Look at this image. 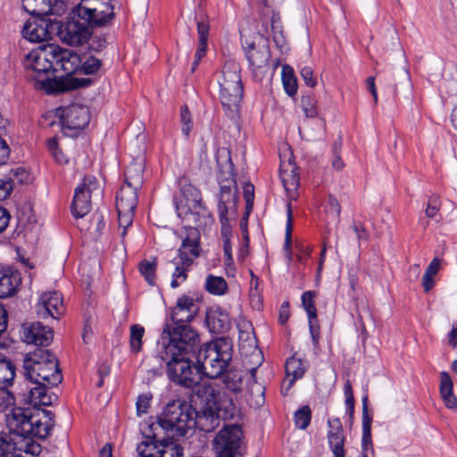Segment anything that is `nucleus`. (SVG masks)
Wrapping results in <instances>:
<instances>
[{"instance_id": "aec40b11", "label": "nucleus", "mask_w": 457, "mask_h": 457, "mask_svg": "<svg viewBox=\"0 0 457 457\" xmlns=\"http://www.w3.org/2000/svg\"><path fill=\"white\" fill-rule=\"evenodd\" d=\"M55 71H62L67 76L79 71L80 54L74 50L54 45Z\"/></svg>"}, {"instance_id": "09e8293b", "label": "nucleus", "mask_w": 457, "mask_h": 457, "mask_svg": "<svg viewBox=\"0 0 457 457\" xmlns=\"http://www.w3.org/2000/svg\"><path fill=\"white\" fill-rule=\"evenodd\" d=\"M341 213V206L338 200L333 196H328V204L326 206V214L327 218L330 220L331 222H339V217Z\"/></svg>"}, {"instance_id": "4be33fe9", "label": "nucleus", "mask_w": 457, "mask_h": 457, "mask_svg": "<svg viewBox=\"0 0 457 457\" xmlns=\"http://www.w3.org/2000/svg\"><path fill=\"white\" fill-rule=\"evenodd\" d=\"M22 7L34 16L61 15L65 12L62 0H22Z\"/></svg>"}, {"instance_id": "4468645a", "label": "nucleus", "mask_w": 457, "mask_h": 457, "mask_svg": "<svg viewBox=\"0 0 457 457\" xmlns=\"http://www.w3.org/2000/svg\"><path fill=\"white\" fill-rule=\"evenodd\" d=\"M138 188L122 185L116 196L118 220L120 224L130 226L137 205Z\"/></svg>"}, {"instance_id": "473e14b6", "label": "nucleus", "mask_w": 457, "mask_h": 457, "mask_svg": "<svg viewBox=\"0 0 457 457\" xmlns=\"http://www.w3.org/2000/svg\"><path fill=\"white\" fill-rule=\"evenodd\" d=\"M196 19L197 34H198V46L195 56L196 59H201L205 55L207 50V40L209 37L210 25L205 17Z\"/></svg>"}, {"instance_id": "f8f14e48", "label": "nucleus", "mask_w": 457, "mask_h": 457, "mask_svg": "<svg viewBox=\"0 0 457 457\" xmlns=\"http://www.w3.org/2000/svg\"><path fill=\"white\" fill-rule=\"evenodd\" d=\"M242 436L239 425L224 427L213 440L217 457H242Z\"/></svg>"}, {"instance_id": "ea45409f", "label": "nucleus", "mask_w": 457, "mask_h": 457, "mask_svg": "<svg viewBox=\"0 0 457 457\" xmlns=\"http://www.w3.org/2000/svg\"><path fill=\"white\" fill-rule=\"evenodd\" d=\"M173 438L162 439L161 442L160 451L158 457H181L183 455V448L179 444L175 443Z\"/></svg>"}, {"instance_id": "de8ad7c7", "label": "nucleus", "mask_w": 457, "mask_h": 457, "mask_svg": "<svg viewBox=\"0 0 457 457\" xmlns=\"http://www.w3.org/2000/svg\"><path fill=\"white\" fill-rule=\"evenodd\" d=\"M312 420V411L308 405L298 409L294 415L295 426L300 429H306Z\"/></svg>"}, {"instance_id": "5fc2aeb1", "label": "nucleus", "mask_w": 457, "mask_h": 457, "mask_svg": "<svg viewBox=\"0 0 457 457\" xmlns=\"http://www.w3.org/2000/svg\"><path fill=\"white\" fill-rule=\"evenodd\" d=\"M221 234L223 237V250L227 262H232V245L229 239L230 229L228 223L224 227L221 225Z\"/></svg>"}, {"instance_id": "603ef678", "label": "nucleus", "mask_w": 457, "mask_h": 457, "mask_svg": "<svg viewBox=\"0 0 457 457\" xmlns=\"http://www.w3.org/2000/svg\"><path fill=\"white\" fill-rule=\"evenodd\" d=\"M441 199L438 195L433 194L431 195L427 203V207L425 210V214L428 219H434L438 214L441 209Z\"/></svg>"}, {"instance_id": "bb28decb", "label": "nucleus", "mask_w": 457, "mask_h": 457, "mask_svg": "<svg viewBox=\"0 0 457 457\" xmlns=\"http://www.w3.org/2000/svg\"><path fill=\"white\" fill-rule=\"evenodd\" d=\"M205 323L212 333L220 334L228 329L230 320L226 312L216 308L206 312Z\"/></svg>"}, {"instance_id": "2eb2a0df", "label": "nucleus", "mask_w": 457, "mask_h": 457, "mask_svg": "<svg viewBox=\"0 0 457 457\" xmlns=\"http://www.w3.org/2000/svg\"><path fill=\"white\" fill-rule=\"evenodd\" d=\"M24 66L38 76L55 71L54 45L44 46L26 55Z\"/></svg>"}, {"instance_id": "6e6d98bb", "label": "nucleus", "mask_w": 457, "mask_h": 457, "mask_svg": "<svg viewBox=\"0 0 457 457\" xmlns=\"http://www.w3.org/2000/svg\"><path fill=\"white\" fill-rule=\"evenodd\" d=\"M301 104L306 117L314 118L318 115L316 102L312 96H303Z\"/></svg>"}, {"instance_id": "4d7b16f0", "label": "nucleus", "mask_w": 457, "mask_h": 457, "mask_svg": "<svg viewBox=\"0 0 457 457\" xmlns=\"http://www.w3.org/2000/svg\"><path fill=\"white\" fill-rule=\"evenodd\" d=\"M293 230V211L291 207V203L287 204V227H286V237H285V249L288 251L291 245V235Z\"/></svg>"}, {"instance_id": "f257e3e1", "label": "nucleus", "mask_w": 457, "mask_h": 457, "mask_svg": "<svg viewBox=\"0 0 457 457\" xmlns=\"http://www.w3.org/2000/svg\"><path fill=\"white\" fill-rule=\"evenodd\" d=\"M23 376L27 382L23 400L29 404L50 405L56 396L51 387L62 380L56 356L49 350L37 348L26 354L23 360Z\"/></svg>"}, {"instance_id": "b1692460", "label": "nucleus", "mask_w": 457, "mask_h": 457, "mask_svg": "<svg viewBox=\"0 0 457 457\" xmlns=\"http://www.w3.org/2000/svg\"><path fill=\"white\" fill-rule=\"evenodd\" d=\"M329 430L328 432V443L329 449L335 457H345V436L342 422L339 418L328 420Z\"/></svg>"}, {"instance_id": "338daca9", "label": "nucleus", "mask_w": 457, "mask_h": 457, "mask_svg": "<svg viewBox=\"0 0 457 457\" xmlns=\"http://www.w3.org/2000/svg\"><path fill=\"white\" fill-rule=\"evenodd\" d=\"M106 46V40L101 37H93L89 45L90 50L99 52Z\"/></svg>"}, {"instance_id": "49530a36", "label": "nucleus", "mask_w": 457, "mask_h": 457, "mask_svg": "<svg viewBox=\"0 0 457 457\" xmlns=\"http://www.w3.org/2000/svg\"><path fill=\"white\" fill-rule=\"evenodd\" d=\"M156 268L157 262L155 259L153 261H148L145 259L141 261L138 264V270L140 274L145 278V281L151 286H154L155 283Z\"/></svg>"}, {"instance_id": "9d476101", "label": "nucleus", "mask_w": 457, "mask_h": 457, "mask_svg": "<svg viewBox=\"0 0 457 457\" xmlns=\"http://www.w3.org/2000/svg\"><path fill=\"white\" fill-rule=\"evenodd\" d=\"M199 231L195 228H188L186 237L183 239L179 249V258L173 260L175 270L172 273L171 287L176 288L186 281L187 271L193 263V260L199 256Z\"/></svg>"}, {"instance_id": "a18cd8bd", "label": "nucleus", "mask_w": 457, "mask_h": 457, "mask_svg": "<svg viewBox=\"0 0 457 457\" xmlns=\"http://www.w3.org/2000/svg\"><path fill=\"white\" fill-rule=\"evenodd\" d=\"M282 83L286 93L294 96L297 92V80L291 67L286 65L282 69Z\"/></svg>"}, {"instance_id": "39448f33", "label": "nucleus", "mask_w": 457, "mask_h": 457, "mask_svg": "<svg viewBox=\"0 0 457 457\" xmlns=\"http://www.w3.org/2000/svg\"><path fill=\"white\" fill-rule=\"evenodd\" d=\"M195 412L191 405L181 400H173L166 404L158 421L151 428L163 430L170 438L184 436L195 427Z\"/></svg>"}, {"instance_id": "6ab92c4d", "label": "nucleus", "mask_w": 457, "mask_h": 457, "mask_svg": "<svg viewBox=\"0 0 457 457\" xmlns=\"http://www.w3.org/2000/svg\"><path fill=\"white\" fill-rule=\"evenodd\" d=\"M21 337L27 344L47 346L53 340V329L40 322L25 323L21 327Z\"/></svg>"}, {"instance_id": "f3484780", "label": "nucleus", "mask_w": 457, "mask_h": 457, "mask_svg": "<svg viewBox=\"0 0 457 457\" xmlns=\"http://www.w3.org/2000/svg\"><path fill=\"white\" fill-rule=\"evenodd\" d=\"M32 435H14L8 436L10 445L7 457H34L41 452V446L32 438Z\"/></svg>"}, {"instance_id": "c03bdc74", "label": "nucleus", "mask_w": 457, "mask_h": 457, "mask_svg": "<svg viewBox=\"0 0 457 457\" xmlns=\"http://www.w3.org/2000/svg\"><path fill=\"white\" fill-rule=\"evenodd\" d=\"M206 290L215 295H222L228 289L226 280L222 277L209 275L205 281Z\"/></svg>"}, {"instance_id": "7ed1b4c3", "label": "nucleus", "mask_w": 457, "mask_h": 457, "mask_svg": "<svg viewBox=\"0 0 457 457\" xmlns=\"http://www.w3.org/2000/svg\"><path fill=\"white\" fill-rule=\"evenodd\" d=\"M32 407H13L5 414V423L10 435H32L46 438L54 426V414L50 411Z\"/></svg>"}, {"instance_id": "3c124183", "label": "nucleus", "mask_w": 457, "mask_h": 457, "mask_svg": "<svg viewBox=\"0 0 457 457\" xmlns=\"http://www.w3.org/2000/svg\"><path fill=\"white\" fill-rule=\"evenodd\" d=\"M9 386H0V411H6L9 408H13L15 397L8 389Z\"/></svg>"}, {"instance_id": "a211bd4d", "label": "nucleus", "mask_w": 457, "mask_h": 457, "mask_svg": "<svg viewBox=\"0 0 457 457\" xmlns=\"http://www.w3.org/2000/svg\"><path fill=\"white\" fill-rule=\"evenodd\" d=\"M37 312L41 319H59L64 312L62 295L57 291L42 294L37 304Z\"/></svg>"}, {"instance_id": "c9c22d12", "label": "nucleus", "mask_w": 457, "mask_h": 457, "mask_svg": "<svg viewBox=\"0 0 457 457\" xmlns=\"http://www.w3.org/2000/svg\"><path fill=\"white\" fill-rule=\"evenodd\" d=\"M14 364L0 353V386H10L15 378Z\"/></svg>"}, {"instance_id": "79ce46f5", "label": "nucleus", "mask_w": 457, "mask_h": 457, "mask_svg": "<svg viewBox=\"0 0 457 457\" xmlns=\"http://www.w3.org/2000/svg\"><path fill=\"white\" fill-rule=\"evenodd\" d=\"M371 423L372 418L369 415L368 411H362V420H361V428H362V436H361V449L366 451L367 449L372 448V439H371Z\"/></svg>"}, {"instance_id": "c756f323", "label": "nucleus", "mask_w": 457, "mask_h": 457, "mask_svg": "<svg viewBox=\"0 0 457 457\" xmlns=\"http://www.w3.org/2000/svg\"><path fill=\"white\" fill-rule=\"evenodd\" d=\"M21 282L18 274L0 270V298L12 296Z\"/></svg>"}, {"instance_id": "72a5a7b5", "label": "nucleus", "mask_w": 457, "mask_h": 457, "mask_svg": "<svg viewBox=\"0 0 457 457\" xmlns=\"http://www.w3.org/2000/svg\"><path fill=\"white\" fill-rule=\"evenodd\" d=\"M440 394L447 408L453 409L457 406V399L453 394V381L445 371L440 374Z\"/></svg>"}, {"instance_id": "6e6552de", "label": "nucleus", "mask_w": 457, "mask_h": 457, "mask_svg": "<svg viewBox=\"0 0 457 457\" xmlns=\"http://www.w3.org/2000/svg\"><path fill=\"white\" fill-rule=\"evenodd\" d=\"M166 362V372L170 381L186 388H193L202 379L199 365L193 361L195 354L159 353Z\"/></svg>"}, {"instance_id": "423d86ee", "label": "nucleus", "mask_w": 457, "mask_h": 457, "mask_svg": "<svg viewBox=\"0 0 457 457\" xmlns=\"http://www.w3.org/2000/svg\"><path fill=\"white\" fill-rule=\"evenodd\" d=\"M218 83L220 86V99L226 115L229 119H235L243 98V84L239 63L234 60L226 61L219 75Z\"/></svg>"}, {"instance_id": "dca6fc26", "label": "nucleus", "mask_w": 457, "mask_h": 457, "mask_svg": "<svg viewBox=\"0 0 457 457\" xmlns=\"http://www.w3.org/2000/svg\"><path fill=\"white\" fill-rule=\"evenodd\" d=\"M96 183L95 178H85L82 184L75 188L71 204V213L76 218H82L91 210V186Z\"/></svg>"}, {"instance_id": "13d9d810", "label": "nucleus", "mask_w": 457, "mask_h": 457, "mask_svg": "<svg viewBox=\"0 0 457 457\" xmlns=\"http://www.w3.org/2000/svg\"><path fill=\"white\" fill-rule=\"evenodd\" d=\"M152 400L151 394H142L137 397L136 403L137 415H142L147 412Z\"/></svg>"}, {"instance_id": "0eeeda50", "label": "nucleus", "mask_w": 457, "mask_h": 457, "mask_svg": "<svg viewBox=\"0 0 457 457\" xmlns=\"http://www.w3.org/2000/svg\"><path fill=\"white\" fill-rule=\"evenodd\" d=\"M160 340L162 350L159 353L195 354L200 338L189 324L166 322Z\"/></svg>"}, {"instance_id": "0e129e2a", "label": "nucleus", "mask_w": 457, "mask_h": 457, "mask_svg": "<svg viewBox=\"0 0 457 457\" xmlns=\"http://www.w3.org/2000/svg\"><path fill=\"white\" fill-rule=\"evenodd\" d=\"M344 394H345V397L346 408L354 407V396H353V386H352L350 380H346V382L344 385Z\"/></svg>"}, {"instance_id": "a19ab883", "label": "nucleus", "mask_w": 457, "mask_h": 457, "mask_svg": "<svg viewBox=\"0 0 457 457\" xmlns=\"http://www.w3.org/2000/svg\"><path fill=\"white\" fill-rule=\"evenodd\" d=\"M285 369L286 376L293 378V380L303 378L305 373V368L303 367L302 360L295 356L287 360Z\"/></svg>"}, {"instance_id": "f704fd0d", "label": "nucleus", "mask_w": 457, "mask_h": 457, "mask_svg": "<svg viewBox=\"0 0 457 457\" xmlns=\"http://www.w3.org/2000/svg\"><path fill=\"white\" fill-rule=\"evenodd\" d=\"M157 434L154 432L152 437H147L137 446L140 457H158L162 440H156Z\"/></svg>"}, {"instance_id": "052dcab7", "label": "nucleus", "mask_w": 457, "mask_h": 457, "mask_svg": "<svg viewBox=\"0 0 457 457\" xmlns=\"http://www.w3.org/2000/svg\"><path fill=\"white\" fill-rule=\"evenodd\" d=\"M341 145H342L341 141L335 142V144L333 145V156H332V160H331V165H332L333 169L337 171L341 170L345 166V163L339 155V152L341 150Z\"/></svg>"}, {"instance_id": "393cba45", "label": "nucleus", "mask_w": 457, "mask_h": 457, "mask_svg": "<svg viewBox=\"0 0 457 457\" xmlns=\"http://www.w3.org/2000/svg\"><path fill=\"white\" fill-rule=\"evenodd\" d=\"M197 312L195 300L187 295H182L178 299L176 306L172 309L170 321L172 323L188 324L193 320Z\"/></svg>"}, {"instance_id": "680f3d73", "label": "nucleus", "mask_w": 457, "mask_h": 457, "mask_svg": "<svg viewBox=\"0 0 457 457\" xmlns=\"http://www.w3.org/2000/svg\"><path fill=\"white\" fill-rule=\"evenodd\" d=\"M309 330L312 337V345L315 348H319L320 346V325L318 323V320L316 319H309Z\"/></svg>"}, {"instance_id": "2f4dec72", "label": "nucleus", "mask_w": 457, "mask_h": 457, "mask_svg": "<svg viewBox=\"0 0 457 457\" xmlns=\"http://www.w3.org/2000/svg\"><path fill=\"white\" fill-rule=\"evenodd\" d=\"M144 183V164L142 162L130 163L125 171V186L140 188Z\"/></svg>"}, {"instance_id": "412c9836", "label": "nucleus", "mask_w": 457, "mask_h": 457, "mask_svg": "<svg viewBox=\"0 0 457 457\" xmlns=\"http://www.w3.org/2000/svg\"><path fill=\"white\" fill-rule=\"evenodd\" d=\"M54 20L27 21L21 30L22 37L32 43L50 40L54 34L52 29Z\"/></svg>"}, {"instance_id": "58836bf2", "label": "nucleus", "mask_w": 457, "mask_h": 457, "mask_svg": "<svg viewBox=\"0 0 457 457\" xmlns=\"http://www.w3.org/2000/svg\"><path fill=\"white\" fill-rule=\"evenodd\" d=\"M221 376H223L222 381L227 389L234 393L240 391L243 380V376L240 371L227 369Z\"/></svg>"}, {"instance_id": "37998d69", "label": "nucleus", "mask_w": 457, "mask_h": 457, "mask_svg": "<svg viewBox=\"0 0 457 457\" xmlns=\"http://www.w3.org/2000/svg\"><path fill=\"white\" fill-rule=\"evenodd\" d=\"M145 328L139 324L130 327L129 346L133 353H138L142 350Z\"/></svg>"}, {"instance_id": "c85d7f7f", "label": "nucleus", "mask_w": 457, "mask_h": 457, "mask_svg": "<svg viewBox=\"0 0 457 457\" xmlns=\"http://www.w3.org/2000/svg\"><path fill=\"white\" fill-rule=\"evenodd\" d=\"M197 394L205 400L211 409L226 395L216 382L203 383Z\"/></svg>"}, {"instance_id": "e2e57ef3", "label": "nucleus", "mask_w": 457, "mask_h": 457, "mask_svg": "<svg viewBox=\"0 0 457 457\" xmlns=\"http://www.w3.org/2000/svg\"><path fill=\"white\" fill-rule=\"evenodd\" d=\"M301 76L304 80L306 86L314 87L317 85V80L313 76V71L309 66H304L301 69Z\"/></svg>"}, {"instance_id": "69168bd1", "label": "nucleus", "mask_w": 457, "mask_h": 457, "mask_svg": "<svg viewBox=\"0 0 457 457\" xmlns=\"http://www.w3.org/2000/svg\"><path fill=\"white\" fill-rule=\"evenodd\" d=\"M92 226H95L96 232L98 235L102 234L103 229L105 227V221L103 214L95 213L92 217Z\"/></svg>"}, {"instance_id": "e433bc0d", "label": "nucleus", "mask_w": 457, "mask_h": 457, "mask_svg": "<svg viewBox=\"0 0 457 457\" xmlns=\"http://www.w3.org/2000/svg\"><path fill=\"white\" fill-rule=\"evenodd\" d=\"M79 74L94 75L100 70L102 62L100 59L87 54L80 55Z\"/></svg>"}, {"instance_id": "864d4df0", "label": "nucleus", "mask_w": 457, "mask_h": 457, "mask_svg": "<svg viewBox=\"0 0 457 457\" xmlns=\"http://www.w3.org/2000/svg\"><path fill=\"white\" fill-rule=\"evenodd\" d=\"M270 26L272 30L273 40L278 46H282L284 44V37L282 35V29L279 21V16L272 12V17L270 19Z\"/></svg>"}, {"instance_id": "9b49d317", "label": "nucleus", "mask_w": 457, "mask_h": 457, "mask_svg": "<svg viewBox=\"0 0 457 457\" xmlns=\"http://www.w3.org/2000/svg\"><path fill=\"white\" fill-rule=\"evenodd\" d=\"M181 193L183 199L176 205L178 215L182 219L192 220L195 226L206 225L212 217L203 205L200 191L188 184L183 186Z\"/></svg>"}, {"instance_id": "7c9ffc66", "label": "nucleus", "mask_w": 457, "mask_h": 457, "mask_svg": "<svg viewBox=\"0 0 457 457\" xmlns=\"http://www.w3.org/2000/svg\"><path fill=\"white\" fill-rule=\"evenodd\" d=\"M212 409L214 410L217 416V419L213 420L214 421H217L218 419L232 420L238 413L233 400L226 395Z\"/></svg>"}, {"instance_id": "774afa93", "label": "nucleus", "mask_w": 457, "mask_h": 457, "mask_svg": "<svg viewBox=\"0 0 457 457\" xmlns=\"http://www.w3.org/2000/svg\"><path fill=\"white\" fill-rule=\"evenodd\" d=\"M353 229L355 232L359 240H367L368 239V232L365 229L364 226L361 222H353Z\"/></svg>"}, {"instance_id": "4c0bfd02", "label": "nucleus", "mask_w": 457, "mask_h": 457, "mask_svg": "<svg viewBox=\"0 0 457 457\" xmlns=\"http://www.w3.org/2000/svg\"><path fill=\"white\" fill-rule=\"evenodd\" d=\"M442 260L436 257L427 267L422 277V287L425 292H429L434 287L433 277L437 274L440 270Z\"/></svg>"}, {"instance_id": "ddd939ff", "label": "nucleus", "mask_w": 457, "mask_h": 457, "mask_svg": "<svg viewBox=\"0 0 457 457\" xmlns=\"http://www.w3.org/2000/svg\"><path fill=\"white\" fill-rule=\"evenodd\" d=\"M62 130L65 134L74 136L86 128L90 120L89 110L83 104H71L56 109Z\"/></svg>"}, {"instance_id": "bf43d9fd", "label": "nucleus", "mask_w": 457, "mask_h": 457, "mask_svg": "<svg viewBox=\"0 0 457 457\" xmlns=\"http://www.w3.org/2000/svg\"><path fill=\"white\" fill-rule=\"evenodd\" d=\"M180 120L182 123V132L184 135L188 136L192 129V119L188 108L186 105L181 107Z\"/></svg>"}, {"instance_id": "8fccbe9b", "label": "nucleus", "mask_w": 457, "mask_h": 457, "mask_svg": "<svg viewBox=\"0 0 457 457\" xmlns=\"http://www.w3.org/2000/svg\"><path fill=\"white\" fill-rule=\"evenodd\" d=\"M315 292L306 291L302 295L301 300L304 310L307 312L308 320L317 318V310L314 304Z\"/></svg>"}, {"instance_id": "cd10ccee", "label": "nucleus", "mask_w": 457, "mask_h": 457, "mask_svg": "<svg viewBox=\"0 0 457 457\" xmlns=\"http://www.w3.org/2000/svg\"><path fill=\"white\" fill-rule=\"evenodd\" d=\"M247 60L253 67L262 68L268 63L270 57V49L263 46L256 48L254 43H249L245 46Z\"/></svg>"}, {"instance_id": "5701e85b", "label": "nucleus", "mask_w": 457, "mask_h": 457, "mask_svg": "<svg viewBox=\"0 0 457 457\" xmlns=\"http://www.w3.org/2000/svg\"><path fill=\"white\" fill-rule=\"evenodd\" d=\"M295 162H282L280 165L279 177L287 195L291 200L298 197V188L300 186V176Z\"/></svg>"}, {"instance_id": "1a4fd4ad", "label": "nucleus", "mask_w": 457, "mask_h": 457, "mask_svg": "<svg viewBox=\"0 0 457 457\" xmlns=\"http://www.w3.org/2000/svg\"><path fill=\"white\" fill-rule=\"evenodd\" d=\"M226 159L221 163L220 157L217 158L219 166L218 179L220 183V200L218 204L220 222L224 227L228 224V212L236 209L237 202V187L234 173V164L226 150Z\"/></svg>"}, {"instance_id": "f03ea898", "label": "nucleus", "mask_w": 457, "mask_h": 457, "mask_svg": "<svg viewBox=\"0 0 457 457\" xmlns=\"http://www.w3.org/2000/svg\"><path fill=\"white\" fill-rule=\"evenodd\" d=\"M113 16V6L101 4L99 8L91 6L90 0H81L72 8L66 21L54 19L52 29L63 44L79 46L88 41L92 28L107 24Z\"/></svg>"}, {"instance_id": "a878e982", "label": "nucleus", "mask_w": 457, "mask_h": 457, "mask_svg": "<svg viewBox=\"0 0 457 457\" xmlns=\"http://www.w3.org/2000/svg\"><path fill=\"white\" fill-rule=\"evenodd\" d=\"M28 179L29 173L23 167L11 169L3 179H0V201L10 196L15 184H22Z\"/></svg>"}, {"instance_id": "20e7f679", "label": "nucleus", "mask_w": 457, "mask_h": 457, "mask_svg": "<svg viewBox=\"0 0 457 457\" xmlns=\"http://www.w3.org/2000/svg\"><path fill=\"white\" fill-rule=\"evenodd\" d=\"M232 341L228 337H218L203 345L196 354L202 378H220L227 370L232 360Z\"/></svg>"}]
</instances>
